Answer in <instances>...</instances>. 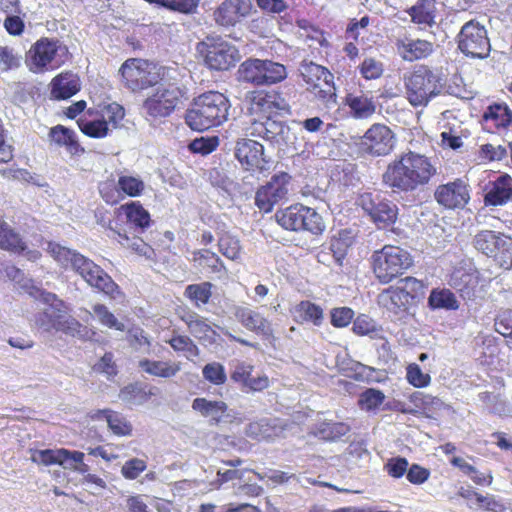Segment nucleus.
Returning <instances> with one entry per match:
<instances>
[{
  "label": "nucleus",
  "mask_w": 512,
  "mask_h": 512,
  "mask_svg": "<svg viewBox=\"0 0 512 512\" xmlns=\"http://www.w3.org/2000/svg\"><path fill=\"white\" fill-rule=\"evenodd\" d=\"M437 168L423 154L408 151L391 161L382 175L383 183L393 192H413L430 183Z\"/></svg>",
  "instance_id": "obj_1"
},
{
  "label": "nucleus",
  "mask_w": 512,
  "mask_h": 512,
  "mask_svg": "<svg viewBox=\"0 0 512 512\" xmlns=\"http://www.w3.org/2000/svg\"><path fill=\"white\" fill-rule=\"evenodd\" d=\"M115 215L117 217L124 215L129 230H133V232L128 231L124 227H110L113 233V239L118 242L122 248L136 255L143 256L147 259L153 258L155 252L152 246L137 235L144 233L152 224L151 215L149 211L144 208L142 203L140 201H130L122 204L115 209Z\"/></svg>",
  "instance_id": "obj_2"
},
{
  "label": "nucleus",
  "mask_w": 512,
  "mask_h": 512,
  "mask_svg": "<svg viewBox=\"0 0 512 512\" xmlns=\"http://www.w3.org/2000/svg\"><path fill=\"white\" fill-rule=\"evenodd\" d=\"M229 99L221 92L208 91L193 101V107L185 116L187 125L195 131H205L217 127L228 118Z\"/></svg>",
  "instance_id": "obj_3"
},
{
  "label": "nucleus",
  "mask_w": 512,
  "mask_h": 512,
  "mask_svg": "<svg viewBox=\"0 0 512 512\" xmlns=\"http://www.w3.org/2000/svg\"><path fill=\"white\" fill-rule=\"evenodd\" d=\"M71 59L68 47L56 38L41 37L26 53L25 63L29 71L43 74L54 71Z\"/></svg>",
  "instance_id": "obj_4"
},
{
  "label": "nucleus",
  "mask_w": 512,
  "mask_h": 512,
  "mask_svg": "<svg viewBox=\"0 0 512 512\" xmlns=\"http://www.w3.org/2000/svg\"><path fill=\"white\" fill-rule=\"evenodd\" d=\"M124 117L125 109L121 104L102 103L88 108L77 120V125L85 136L102 139L109 135L111 129L118 128Z\"/></svg>",
  "instance_id": "obj_5"
},
{
  "label": "nucleus",
  "mask_w": 512,
  "mask_h": 512,
  "mask_svg": "<svg viewBox=\"0 0 512 512\" xmlns=\"http://www.w3.org/2000/svg\"><path fill=\"white\" fill-rule=\"evenodd\" d=\"M412 255L396 245H384L375 250L370 258L371 270L376 280L383 285L389 284L402 276L413 266Z\"/></svg>",
  "instance_id": "obj_6"
},
{
  "label": "nucleus",
  "mask_w": 512,
  "mask_h": 512,
  "mask_svg": "<svg viewBox=\"0 0 512 512\" xmlns=\"http://www.w3.org/2000/svg\"><path fill=\"white\" fill-rule=\"evenodd\" d=\"M121 85L139 93L159 84L163 79V69L157 63L143 58H128L118 70Z\"/></svg>",
  "instance_id": "obj_7"
},
{
  "label": "nucleus",
  "mask_w": 512,
  "mask_h": 512,
  "mask_svg": "<svg viewBox=\"0 0 512 512\" xmlns=\"http://www.w3.org/2000/svg\"><path fill=\"white\" fill-rule=\"evenodd\" d=\"M406 99L414 107H426L440 93V78L427 65H417L404 75Z\"/></svg>",
  "instance_id": "obj_8"
},
{
  "label": "nucleus",
  "mask_w": 512,
  "mask_h": 512,
  "mask_svg": "<svg viewBox=\"0 0 512 512\" xmlns=\"http://www.w3.org/2000/svg\"><path fill=\"white\" fill-rule=\"evenodd\" d=\"M204 64L213 71H227L235 67L241 55L238 48L220 36H208L197 45Z\"/></svg>",
  "instance_id": "obj_9"
},
{
  "label": "nucleus",
  "mask_w": 512,
  "mask_h": 512,
  "mask_svg": "<svg viewBox=\"0 0 512 512\" xmlns=\"http://www.w3.org/2000/svg\"><path fill=\"white\" fill-rule=\"evenodd\" d=\"M276 222L288 231H308L314 235L322 234L325 224L315 209L300 203L292 204L275 213Z\"/></svg>",
  "instance_id": "obj_10"
},
{
  "label": "nucleus",
  "mask_w": 512,
  "mask_h": 512,
  "mask_svg": "<svg viewBox=\"0 0 512 512\" xmlns=\"http://www.w3.org/2000/svg\"><path fill=\"white\" fill-rule=\"evenodd\" d=\"M240 79L254 86H270L287 78L286 67L269 59L249 58L239 67Z\"/></svg>",
  "instance_id": "obj_11"
},
{
  "label": "nucleus",
  "mask_w": 512,
  "mask_h": 512,
  "mask_svg": "<svg viewBox=\"0 0 512 512\" xmlns=\"http://www.w3.org/2000/svg\"><path fill=\"white\" fill-rule=\"evenodd\" d=\"M97 188L101 199L107 205L115 206L126 197L141 196L145 190V183L138 176L120 174L116 179L113 174H110L98 183Z\"/></svg>",
  "instance_id": "obj_12"
},
{
  "label": "nucleus",
  "mask_w": 512,
  "mask_h": 512,
  "mask_svg": "<svg viewBox=\"0 0 512 512\" xmlns=\"http://www.w3.org/2000/svg\"><path fill=\"white\" fill-rule=\"evenodd\" d=\"M247 115L250 124L279 115L288 105L281 91L255 89L246 94Z\"/></svg>",
  "instance_id": "obj_13"
},
{
  "label": "nucleus",
  "mask_w": 512,
  "mask_h": 512,
  "mask_svg": "<svg viewBox=\"0 0 512 512\" xmlns=\"http://www.w3.org/2000/svg\"><path fill=\"white\" fill-rule=\"evenodd\" d=\"M74 271L79 274L91 287L96 288L111 299L124 297L119 285L99 265L91 259L77 256L74 260Z\"/></svg>",
  "instance_id": "obj_14"
},
{
  "label": "nucleus",
  "mask_w": 512,
  "mask_h": 512,
  "mask_svg": "<svg viewBox=\"0 0 512 512\" xmlns=\"http://www.w3.org/2000/svg\"><path fill=\"white\" fill-rule=\"evenodd\" d=\"M458 49L468 57L484 59L491 51L486 28L477 20L466 22L456 37Z\"/></svg>",
  "instance_id": "obj_15"
},
{
  "label": "nucleus",
  "mask_w": 512,
  "mask_h": 512,
  "mask_svg": "<svg viewBox=\"0 0 512 512\" xmlns=\"http://www.w3.org/2000/svg\"><path fill=\"white\" fill-rule=\"evenodd\" d=\"M46 303L55 301L56 305L49 311H45L37 318V324L47 332L57 331L68 335L71 329L78 325V320L67 314V307L56 295L49 292H42Z\"/></svg>",
  "instance_id": "obj_16"
},
{
  "label": "nucleus",
  "mask_w": 512,
  "mask_h": 512,
  "mask_svg": "<svg viewBox=\"0 0 512 512\" xmlns=\"http://www.w3.org/2000/svg\"><path fill=\"white\" fill-rule=\"evenodd\" d=\"M291 176L287 172L274 174L271 179L260 186L255 193V205L262 213H270L288 194Z\"/></svg>",
  "instance_id": "obj_17"
},
{
  "label": "nucleus",
  "mask_w": 512,
  "mask_h": 512,
  "mask_svg": "<svg viewBox=\"0 0 512 512\" xmlns=\"http://www.w3.org/2000/svg\"><path fill=\"white\" fill-rule=\"evenodd\" d=\"M183 94L175 83L161 85L145 99L143 106L150 116L166 117L174 111Z\"/></svg>",
  "instance_id": "obj_18"
},
{
  "label": "nucleus",
  "mask_w": 512,
  "mask_h": 512,
  "mask_svg": "<svg viewBox=\"0 0 512 512\" xmlns=\"http://www.w3.org/2000/svg\"><path fill=\"white\" fill-rule=\"evenodd\" d=\"M396 143L395 133L383 123L372 124L361 137V149L368 155L380 157L389 155Z\"/></svg>",
  "instance_id": "obj_19"
},
{
  "label": "nucleus",
  "mask_w": 512,
  "mask_h": 512,
  "mask_svg": "<svg viewBox=\"0 0 512 512\" xmlns=\"http://www.w3.org/2000/svg\"><path fill=\"white\" fill-rule=\"evenodd\" d=\"M255 366L246 361L237 362L230 372L231 381L247 394L261 393L271 385L269 376L265 373L254 374Z\"/></svg>",
  "instance_id": "obj_20"
},
{
  "label": "nucleus",
  "mask_w": 512,
  "mask_h": 512,
  "mask_svg": "<svg viewBox=\"0 0 512 512\" xmlns=\"http://www.w3.org/2000/svg\"><path fill=\"white\" fill-rule=\"evenodd\" d=\"M234 155L246 171L263 172L267 170L268 160L264 155V146L255 140L248 138L237 140Z\"/></svg>",
  "instance_id": "obj_21"
},
{
  "label": "nucleus",
  "mask_w": 512,
  "mask_h": 512,
  "mask_svg": "<svg viewBox=\"0 0 512 512\" xmlns=\"http://www.w3.org/2000/svg\"><path fill=\"white\" fill-rule=\"evenodd\" d=\"M360 205L378 228H387L397 221L398 207L389 200L373 198L371 193H366L361 196Z\"/></svg>",
  "instance_id": "obj_22"
},
{
  "label": "nucleus",
  "mask_w": 512,
  "mask_h": 512,
  "mask_svg": "<svg viewBox=\"0 0 512 512\" xmlns=\"http://www.w3.org/2000/svg\"><path fill=\"white\" fill-rule=\"evenodd\" d=\"M434 197L439 205L447 209L464 208L470 200L469 185L463 179L457 178L439 185Z\"/></svg>",
  "instance_id": "obj_23"
},
{
  "label": "nucleus",
  "mask_w": 512,
  "mask_h": 512,
  "mask_svg": "<svg viewBox=\"0 0 512 512\" xmlns=\"http://www.w3.org/2000/svg\"><path fill=\"white\" fill-rule=\"evenodd\" d=\"M253 9L251 0H224L214 11L215 22L233 27L248 17Z\"/></svg>",
  "instance_id": "obj_24"
},
{
  "label": "nucleus",
  "mask_w": 512,
  "mask_h": 512,
  "mask_svg": "<svg viewBox=\"0 0 512 512\" xmlns=\"http://www.w3.org/2000/svg\"><path fill=\"white\" fill-rule=\"evenodd\" d=\"M342 103L348 107L350 116L356 120H367L377 110L376 101L371 92L362 89L348 91Z\"/></svg>",
  "instance_id": "obj_25"
},
{
  "label": "nucleus",
  "mask_w": 512,
  "mask_h": 512,
  "mask_svg": "<svg viewBox=\"0 0 512 512\" xmlns=\"http://www.w3.org/2000/svg\"><path fill=\"white\" fill-rule=\"evenodd\" d=\"M483 201L485 206H504L512 202V176L501 173L489 180L484 187Z\"/></svg>",
  "instance_id": "obj_26"
},
{
  "label": "nucleus",
  "mask_w": 512,
  "mask_h": 512,
  "mask_svg": "<svg viewBox=\"0 0 512 512\" xmlns=\"http://www.w3.org/2000/svg\"><path fill=\"white\" fill-rule=\"evenodd\" d=\"M397 54L406 62H415L427 59L434 52V44L431 41L404 36L395 40Z\"/></svg>",
  "instance_id": "obj_27"
},
{
  "label": "nucleus",
  "mask_w": 512,
  "mask_h": 512,
  "mask_svg": "<svg viewBox=\"0 0 512 512\" xmlns=\"http://www.w3.org/2000/svg\"><path fill=\"white\" fill-rule=\"evenodd\" d=\"M0 249L14 253L22 254L29 261H38L42 254L38 250H27V243L21 235L15 231L3 218L0 217Z\"/></svg>",
  "instance_id": "obj_28"
},
{
  "label": "nucleus",
  "mask_w": 512,
  "mask_h": 512,
  "mask_svg": "<svg viewBox=\"0 0 512 512\" xmlns=\"http://www.w3.org/2000/svg\"><path fill=\"white\" fill-rule=\"evenodd\" d=\"M179 318L185 323L190 334L200 342L209 344L216 342L218 334L207 318L188 308L180 311Z\"/></svg>",
  "instance_id": "obj_29"
},
{
  "label": "nucleus",
  "mask_w": 512,
  "mask_h": 512,
  "mask_svg": "<svg viewBox=\"0 0 512 512\" xmlns=\"http://www.w3.org/2000/svg\"><path fill=\"white\" fill-rule=\"evenodd\" d=\"M81 90V79L72 71H63L54 76L49 84L50 99L67 100Z\"/></svg>",
  "instance_id": "obj_30"
},
{
  "label": "nucleus",
  "mask_w": 512,
  "mask_h": 512,
  "mask_svg": "<svg viewBox=\"0 0 512 512\" xmlns=\"http://www.w3.org/2000/svg\"><path fill=\"white\" fill-rule=\"evenodd\" d=\"M234 315L238 322L247 330L264 337L272 336L273 329L271 323L259 312L248 307L239 306L235 309Z\"/></svg>",
  "instance_id": "obj_31"
},
{
  "label": "nucleus",
  "mask_w": 512,
  "mask_h": 512,
  "mask_svg": "<svg viewBox=\"0 0 512 512\" xmlns=\"http://www.w3.org/2000/svg\"><path fill=\"white\" fill-rule=\"evenodd\" d=\"M192 409L202 417L208 418L211 426H219L229 416L228 405L222 400L198 397L192 401Z\"/></svg>",
  "instance_id": "obj_32"
},
{
  "label": "nucleus",
  "mask_w": 512,
  "mask_h": 512,
  "mask_svg": "<svg viewBox=\"0 0 512 512\" xmlns=\"http://www.w3.org/2000/svg\"><path fill=\"white\" fill-rule=\"evenodd\" d=\"M408 399L414 408L401 409L403 413L413 415L420 413L427 418H433L437 412L444 408V403L440 398L421 391L413 392Z\"/></svg>",
  "instance_id": "obj_33"
},
{
  "label": "nucleus",
  "mask_w": 512,
  "mask_h": 512,
  "mask_svg": "<svg viewBox=\"0 0 512 512\" xmlns=\"http://www.w3.org/2000/svg\"><path fill=\"white\" fill-rule=\"evenodd\" d=\"M482 121L496 132L507 131L512 124V110L505 102H494L487 106Z\"/></svg>",
  "instance_id": "obj_34"
},
{
  "label": "nucleus",
  "mask_w": 512,
  "mask_h": 512,
  "mask_svg": "<svg viewBox=\"0 0 512 512\" xmlns=\"http://www.w3.org/2000/svg\"><path fill=\"white\" fill-rule=\"evenodd\" d=\"M379 303L394 314L406 313L413 306L408 296L395 284L384 289L378 296Z\"/></svg>",
  "instance_id": "obj_35"
},
{
  "label": "nucleus",
  "mask_w": 512,
  "mask_h": 512,
  "mask_svg": "<svg viewBox=\"0 0 512 512\" xmlns=\"http://www.w3.org/2000/svg\"><path fill=\"white\" fill-rule=\"evenodd\" d=\"M300 75L306 84V90L309 92L319 88L324 83L331 82L334 75L325 66L316 64L312 61L303 62L300 68Z\"/></svg>",
  "instance_id": "obj_36"
},
{
  "label": "nucleus",
  "mask_w": 512,
  "mask_h": 512,
  "mask_svg": "<svg viewBox=\"0 0 512 512\" xmlns=\"http://www.w3.org/2000/svg\"><path fill=\"white\" fill-rule=\"evenodd\" d=\"M48 135L54 145L64 147L71 155L84 153L74 130L59 124L52 127Z\"/></svg>",
  "instance_id": "obj_37"
},
{
  "label": "nucleus",
  "mask_w": 512,
  "mask_h": 512,
  "mask_svg": "<svg viewBox=\"0 0 512 512\" xmlns=\"http://www.w3.org/2000/svg\"><path fill=\"white\" fill-rule=\"evenodd\" d=\"M273 117L270 116L268 119L250 124V134L270 142H279L283 139L285 126Z\"/></svg>",
  "instance_id": "obj_38"
},
{
  "label": "nucleus",
  "mask_w": 512,
  "mask_h": 512,
  "mask_svg": "<svg viewBox=\"0 0 512 512\" xmlns=\"http://www.w3.org/2000/svg\"><path fill=\"white\" fill-rule=\"evenodd\" d=\"M81 454L71 453L65 448L38 450L32 455V462L43 464L45 466L60 465L63 466L69 460H80Z\"/></svg>",
  "instance_id": "obj_39"
},
{
  "label": "nucleus",
  "mask_w": 512,
  "mask_h": 512,
  "mask_svg": "<svg viewBox=\"0 0 512 512\" xmlns=\"http://www.w3.org/2000/svg\"><path fill=\"white\" fill-rule=\"evenodd\" d=\"M139 367L145 373L159 378H172L181 370V365L178 362L147 358L139 361Z\"/></svg>",
  "instance_id": "obj_40"
},
{
  "label": "nucleus",
  "mask_w": 512,
  "mask_h": 512,
  "mask_svg": "<svg viewBox=\"0 0 512 512\" xmlns=\"http://www.w3.org/2000/svg\"><path fill=\"white\" fill-rule=\"evenodd\" d=\"M350 432V426L344 422L322 421L317 423L312 434L320 440L333 442Z\"/></svg>",
  "instance_id": "obj_41"
},
{
  "label": "nucleus",
  "mask_w": 512,
  "mask_h": 512,
  "mask_svg": "<svg viewBox=\"0 0 512 512\" xmlns=\"http://www.w3.org/2000/svg\"><path fill=\"white\" fill-rule=\"evenodd\" d=\"M459 301L448 288H434L428 297V306L433 310H457Z\"/></svg>",
  "instance_id": "obj_42"
},
{
  "label": "nucleus",
  "mask_w": 512,
  "mask_h": 512,
  "mask_svg": "<svg viewBox=\"0 0 512 512\" xmlns=\"http://www.w3.org/2000/svg\"><path fill=\"white\" fill-rule=\"evenodd\" d=\"M192 262L198 268L208 270L211 273H220L225 266L220 257L209 249H199L192 253Z\"/></svg>",
  "instance_id": "obj_43"
},
{
  "label": "nucleus",
  "mask_w": 512,
  "mask_h": 512,
  "mask_svg": "<svg viewBox=\"0 0 512 512\" xmlns=\"http://www.w3.org/2000/svg\"><path fill=\"white\" fill-rule=\"evenodd\" d=\"M504 236L505 234L501 232L482 230L475 235L474 246L479 252L491 258L495 247H497L500 239Z\"/></svg>",
  "instance_id": "obj_44"
},
{
  "label": "nucleus",
  "mask_w": 512,
  "mask_h": 512,
  "mask_svg": "<svg viewBox=\"0 0 512 512\" xmlns=\"http://www.w3.org/2000/svg\"><path fill=\"white\" fill-rule=\"evenodd\" d=\"M213 284L211 282H201L190 284L185 288L184 295L191 300L196 307L206 305L212 297Z\"/></svg>",
  "instance_id": "obj_45"
},
{
  "label": "nucleus",
  "mask_w": 512,
  "mask_h": 512,
  "mask_svg": "<svg viewBox=\"0 0 512 512\" xmlns=\"http://www.w3.org/2000/svg\"><path fill=\"white\" fill-rule=\"evenodd\" d=\"M491 258L500 268L510 270L512 268V237L505 235L501 238Z\"/></svg>",
  "instance_id": "obj_46"
},
{
  "label": "nucleus",
  "mask_w": 512,
  "mask_h": 512,
  "mask_svg": "<svg viewBox=\"0 0 512 512\" xmlns=\"http://www.w3.org/2000/svg\"><path fill=\"white\" fill-rule=\"evenodd\" d=\"M296 312L302 321L311 322L315 326H320L324 320V312L321 306L309 301L303 300L296 306Z\"/></svg>",
  "instance_id": "obj_47"
},
{
  "label": "nucleus",
  "mask_w": 512,
  "mask_h": 512,
  "mask_svg": "<svg viewBox=\"0 0 512 512\" xmlns=\"http://www.w3.org/2000/svg\"><path fill=\"white\" fill-rule=\"evenodd\" d=\"M309 93H311L325 109H331L338 103L334 79H332L331 82L328 81V83H324L319 86V88H315V90L309 91Z\"/></svg>",
  "instance_id": "obj_48"
},
{
  "label": "nucleus",
  "mask_w": 512,
  "mask_h": 512,
  "mask_svg": "<svg viewBox=\"0 0 512 512\" xmlns=\"http://www.w3.org/2000/svg\"><path fill=\"white\" fill-rule=\"evenodd\" d=\"M396 284L401 288L406 296H408L413 305H415L425 294L426 285L422 280L415 277L407 276L400 279Z\"/></svg>",
  "instance_id": "obj_49"
},
{
  "label": "nucleus",
  "mask_w": 512,
  "mask_h": 512,
  "mask_svg": "<svg viewBox=\"0 0 512 512\" xmlns=\"http://www.w3.org/2000/svg\"><path fill=\"white\" fill-rule=\"evenodd\" d=\"M429 5V0H419L415 5H413L408 10V14L411 17L412 22L431 26L434 23L435 15Z\"/></svg>",
  "instance_id": "obj_50"
},
{
  "label": "nucleus",
  "mask_w": 512,
  "mask_h": 512,
  "mask_svg": "<svg viewBox=\"0 0 512 512\" xmlns=\"http://www.w3.org/2000/svg\"><path fill=\"white\" fill-rule=\"evenodd\" d=\"M47 251L59 264L65 267L70 264L72 269H74V260L77 256H82V254L77 251L71 250L55 242L48 243Z\"/></svg>",
  "instance_id": "obj_51"
},
{
  "label": "nucleus",
  "mask_w": 512,
  "mask_h": 512,
  "mask_svg": "<svg viewBox=\"0 0 512 512\" xmlns=\"http://www.w3.org/2000/svg\"><path fill=\"white\" fill-rule=\"evenodd\" d=\"M92 309L101 325L120 332L125 331V324L119 321L106 305L97 303L93 305Z\"/></svg>",
  "instance_id": "obj_52"
},
{
  "label": "nucleus",
  "mask_w": 512,
  "mask_h": 512,
  "mask_svg": "<svg viewBox=\"0 0 512 512\" xmlns=\"http://www.w3.org/2000/svg\"><path fill=\"white\" fill-rule=\"evenodd\" d=\"M218 248L222 255L230 260H237L241 256L240 241L229 233H224L219 237Z\"/></svg>",
  "instance_id": "obj_53"
},
{
  "label": "nucleus",
  "mask_w": 512,
  "mask_h": 512,
  "mask_svg": "<svg viewBox=\"0 0 512 512\" xmlns=\"http://www.w3.org/2000/svg\"><path fill=\"white\" fill-rule=\"evenodd\" d=\"M107 424L111 432L119 437L130 436L133 431L132 424L121 413L113 411L108 412Z\"/></svg>",
  "instance_id": "obj_54"
},
{
  "label": "nucleus",
  "mask_w": 512,
  "mask_h": 512,
  "mask_svg": "<svg viewBox=\"0 0 512 512\" xmlns=\"http://www.w3.org/2000/svg\"><path fill=\"white\" fill-rule=\"evenodd\" d=\"M351 242L349 238L339 232L338 235L332 236L329 241V249L338 265H342L346 258Z\"/></svg>",
  "instance_id": "obj_55"
},
{
  "label": "nucleus",
  "mask_w": 512,
  "mask_h": 512,
  "mask_svg": "<svg viewBox=\"0 0 512 512\" xmlns=\"http://www.w3.org/2000/svg\"><path fill=\"white\" fill-rule=\"evenodd\" d=\"M203 378L212 385L222 386L227 381L225 367L220 362L207 363L202 368Z\"/></svg>",
  "instance_id": "obj_56"
},
{
  "label": "nucleus",
  "mask_w": 512,
  "mask_h": 512,
  "mask_svg": "<svg viewBox=\"0 0 512 512\" xmlns=\"http://www.w3.org/2000/svg\"><path fill=\"white\" fill-rule=\"evenodd\" d=\"M177 353H189L192 356H198L199 349L194 341L187 335L173 334L166 341Z\"/></svg>",
  "instance_id": "obj_57"
},
{
  "label": "nucleus",
  "mask_w": 512,
  "mask_h": 512,
  "mask_svg": "<svg viewBox=\"0 0 512 512\" xmlns=\"http://www.w3.org/2000/svg\"><path fill=\"white\" fill-rule=\"evenodd\" d=\"M406 379L415 388H425L431 383V376L424 373L416 363H411L406 367Z\"/></svg>",
  "instance_id": "obj_58"
},
{
  "label": "nucleus",
  "mask_w": 512,
  "mask_h": 512,
  "mask_svg": "<svg viewBox=\"0 0 512 512\" xmlns=\"http://www.w3.org/2000/svg\"><path fill=\"white\" fill-rule=\"evenodd\" d=\"M385 395L382 391L374 388H369L361 393L359 397V405L367 410H375L384 402Z\"/></svg>",
  "instance_id": "obj_59"
},
{
  "label": "nucleus",
  "mask_w": 512,
  "mask_h": 512,
  "mask_svg": "<svg viewBox=\"0 0 512 512\" xmlns=\"http://www.w3.org/2000/svg\"><path fill=\"white\" fill-rule=\"evenodd\" d=\"M147 469V461L140 458L127 460L122 468L121 474L127 480H135Z\"/></svg>",
  "instance_id": "obj_60"
},
{
  "label": "nucleus",
  "mask_w": 512,
  "mask_h": 512,
  "mask_svg": "<svg viewBox=\"0 0 512 512\" xmlns=\"http://www.w3.org/2000/svg\"><path fill=\"white\" fill-rule=\"evenodd\" d=\"M25 13H16L7 15L3 21V27L6 32L11 36H20L25 31Z\"/></svg>",
  "instance_id": "obj_61"
},
{
  "label": "nucleus",
  "mask_w": 512,
  "mask_h": 512,
  "mask_svg": "<svg viewBox=\"0 0 512 512\" xmlns=\"http://www.w3.org/2000/svg\"><path fill=\"white\" fill-rule=\"evenodd\" d=\"M359 71L367 80L378 79L383 74V64L374 58H365L359 66Z\"/></svg>",
  "instance_id": "obj_62"
},
{
  "label": "nucleus",
  "mask_w": 512,
  "mask_h": 512,
  "mask_svg": "<svg viewBox=\"0 0 512 512\" xmlns=\"http://www.w3.org/2000/svg\"><path fill=\"white\" fill-rule=\"evenodd\" d=\"M93 370L105 374L107 377H115L118 374L117 364L112 352H105L99 361L93 366Z\"/></svg>",
  "instance_id": "obj_63"
},
{
  "label": "nucleus",
  "mask_w": 512,
  "mask_h": 512,
  "mask_svg": "<svg viewBox=\"0 0 512 512\" xmlns=\"http://www.w3.org/2000/svg\"><path fill=\"white\" fill-rule=\"evenodd\" d=\"M409 462L404 457H393L390 458L384 466L387 474L393 478H401L407 474Z\"/></svg>",
  "instance_id": "obj_64"
}]
</instances>
